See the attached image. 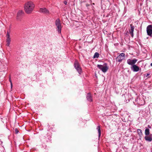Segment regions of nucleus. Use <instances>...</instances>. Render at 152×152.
Listing matches in <instances>:
<instances>
[{
  "instance_id": "1",
  "label": "nucleus",
  "mask_w": 152,
  "mask_h": 152,
  "mask_svg": "<svg viewBox=\"0 0 152 152\" xmlns=\"http://www.w3.org/2000/svg\"><path fill=\"white\" fill-rule=\"evenodd\" d=\"M34 7V5L32 2H28L25 4L24 7L25 11L27 14L31 13Z\"/></svg>"
},
{
  "instance_id": "2",
  "label": "nucleus",
  "mask_w": 152,
  "mask_h": 152,
  "mask_svg": "<svg viewBox=\"0 0 152 152\" xmlns=\"http://www.w3.org/2000/svg\"><path fill=\"white\" fill-rule=\"evenodd\" d=\"M97 67L104 73L106 72L109 68V67L108 66L107 63L104 64L103 65L98 64L97 65Z\"/></svg>"
},
{
  "instance_id": "3",
  "label": "nucleus",
  "mask_w": 152,
  "mask_h": 152,
  "mask_svg": "<svg viewBox=\"0 0 152 152\" xmlns=\"http://www.w3.org/2000/svg\"><path fill=\"white\" fill-rule=\"evenodd\" d=\"M55 25L56 26V29L58 33L60 34L61 32L62 28L61 21L59 18H57L55 21Z\"/></svg>"
},
{
  "instance_id": "4",
  "label": "nucleus",
  "mask_w": 152,
  "mask_h": 152,
  "mask_svg": "<svg viewBox=\"0 0 152 152\" xmlns=\"http://www.w3.org/2000/svg\"><path fill=\"white\" fill-rule=\"evenodd\" d=\"M125 57V55L124 53H121L116 58L115 60L116 61L121 62L124 60Z\"/></svg>"
},
{
  "instance_id": "5",
  "label": "nucleus",
  "mask_w": 152,
  "mask_h": 152,
  "mask_svg": "<svg viewBox=\"0 0 152 152\" xmlns=\"http://www.w3.org/2000/svg\"><path fill=\"white\" fill-rule=\"evenodd\" d=\"M147 35L150 37H152V25H148L146 28Z\"/></svg>"
},
{
  "instance_id": "6",
  "label": "nucleus",
  "mask_w": 152,
  "mask_h": 152,
  "mask_svg": "<svg viewBox=\"0 0 152 152\" xmlns=\"http://www.w3.org/2000/svg\"><path fill=\"white\" fill-rule=\"evenodd\" d=\"M74 66L78 73L80 74H81L82 72V69L80 67L78 62L77 61H75L74 63Z\"/></svg>"
},
{
  "instance_id": "7",
  "label": "nucleus",
  "mask_w": 152,
  "mask_h": 152,
  "mask_svg": "<svg viewBox=\"0 0 152 152\" xmlns=\"http://www.w3.org/2000/svg\"><path fill=\"white\" fill-rule=\"evenodd\" d=\"M137 61V60L136 58H134L132 60L129 59L127 61V63L128 64L132 66L135 64Z\"/></svg>"
},
{
  "instance_id": "8",
  "label": "nucleus",
  "mask_w": 152,
  "mask_h": 152,
  "mask_svg": "<svg viewBox=\"0 0 152 152\" xmlns=\"http://www.w3.org/2000/svg\"><path fill=\"white\" fill-rule=\"evenodd\" d=\"M130 68L131 70L134 72H137L140 69L139 67L135 64L131 66Z\"/></svg>"
},
{
  "instance_id": "9",
  "label": "nucleus",
  "mask_w": 152,
  "mask_h": 152,
  "mask_svg": "<svg viewBox=\"0 0 152 152\" xmlns=\"http://www.w3.org/2000/svg\"><path fill=\"white\" fill-rule=\"evenodd\" d=\"M145 139L147 142H151L152 141V134H151L149 136L147 135L145 136Z\"/></svg>"
},
{
  "instance_id": "10",
  "label": "nucleus",
  "mask_w": 152,
  "mask_h": 152,
  "mask_svg": "<svg viewBox=\"0 0 152 152\" xmlns=\"http://www.w3.org/2000/svg\"><path fill=\"white\" fill-rule=\"evenodd\" d=\"M131 29L129 30V32L130 34L131 37H134L133 32L134 29V27L132 24H130Z\"/></svg>"
},
{
  "instance_id": "11",
  "label": "nucleus",
  "mask_w": 152,
  "mask_h": 152,
  "mask_svg": "<svg viewBox=\"0 0 152 152\" xmlns=\"http://www.w3.org/2000/svg\"><path fill=\"white\" fill-rule=\"evenodd\" d=\"M24 14L23 11L22 10H19L17 13V19H19Z\"/></svg>"
},
{
  "instance_id": "12",
  "label": "nucleus",
  "mask_w": 152,
  "mask_h": 152,
  "mask_svg": "<svg viewBox=\"0 0 152 152\" xmlns=\"http://www.w3.org/2000/svg\"><path fill=\"white\" fill-rule=\"evenodd\" d=\"M86 98L87 100L90 102H92L93 101L92 97L90 93H88L86 96Z\"/></svg>"
},
{
  "instance_id": "13",
  "label": "nucleus",
  "mask_w": 152,
  "mask_h": 152,
  "mask_svg": "<svg viewBox=\"0 0 152 152\" xmlns=\"http://www.w3.org/2000/svg\"><path fill=\"white\" fill-rule=\"evenodd\" d=\"M40 12L46 14L49 13V11L45 8H40Z\"/></svg>"
},
{
  "instance_id": "14",
  "label": "nucleus",
  "mask_w": 152,
  "mask_h": 152,
  "mask_svg": "<svg viewBox=\"0 0 152 152\" xmlns=\"http://www.w3.org/2000/svg\"><path fill=\"white\" fill-rule=\"evenodd\" d=\"M96 129L98 130L99 133V138L101 135V132L100 130V127L99 126H97Z\"/></svg>"
},
{
  "instance_id": "15",
  "label": "nucleus",
  "mask_w": 152,
  "mask_h": 152,
  "mask_svg": "<svg viewBox=\"0 0 152 152\" xmlns=\"http://www.w3.org/2000/svg\"><path fill=\"white\" fill-rule=\"evenodd\" d=\"M145 135H148L150 134V130L148 128H146L145 130Z\"/></svg>"
},
{
  "instance_id": "16",
  "label": "nucleus",
  "mask_w": 152,
  "mask_h": 152,
  "mask_svg": "<svg viewBox=\"0 0 152 152\" xmlns=\"http://www.w3.org/2000/svg\"><path fill=\"white\" fill-rule=\"evenodd\" d=\"M99 54L97 52H96L94 54L93 56L94 58H98L99 57Z\"/></svg>"
},
{
  "instance_id": "17",
  "label": "nucleus",
  "mask_w": 152,
  "mask_h": 152,
  "mask_svg": "<svg viewBox=\"0 0 152 152\" xmlns=\"http://www.w3.org/2000/svg\"><path fill=\"white\" fill-rule=\"evenodd\" d=\"M10 42L11 39H6V45L7 46L9 47Z\"/></svg>"
},
{
  "instance_id": "18",
  "label": "nucleus",
  "mask_w": 152,
  "mask_h": 152,
  "mask_svg": "<svg viewBox=\"0 0 152 152\" xmlns=\"http://www.w3.org/2000/svg\"><path fill=\"white\" fill-rule=\"evenodd\" d=\"M137 131L138 134L140 136L142 135V130L140 129H137Z\"/></svg>"
},
{
  "instance_id": "19",
  "label": "nucleus",
  "mask_w": 152,
  "mask_h": 152,
  "mask_svg": "<svg viewBox=\"0 0 152 152\" xmlns=\"http://www.w3.org/2000/svg\"><path fill=\"white\" fill-rule=\"evenodd\" d=\"M6 37H7L6 39H11L10 37V34L9 33L8 31L7 32V34H6Z\"/></svg>"
},
{
  "instance_id": "20",
  "label": "nucleus",
  "mask_w": 152,
  "mask_h": 152,
  "mask_svg": "<svg viewBox=\"0 0 152 152\" xmlns=\"http://www.w3.org/2000/svg\"><path fill=\"white\" fill-rule=\"evenodd\" d=\"M15 134H17L19 132V131L18 129L16 128L15 130Z\"/></svg>"
},
{
  "instance_id": "21",
  "label": "nucleus",
  "mask_w": 152,
  "mask_h": 152,
  "mask_svg": "<svg viewBox=\"0 0 152 152\" xmlns=\"http://www.w3.org/2000/svg\"><path fill=\"white\" fill-rule=\"evenodd\" d=\"M9 81H10V83L11 87L12 88V83L11 80V78H10L9 79Z\"/></svg>"
},
{
  "instance_id": "22",
  "label": "nucleus",
  "mask_w": 152,
  "mask_h": 152,
  "mask_svg": "<svg viewBox=\"0 0 152 152\" xmlns=\"http://www.w3.org/2000/svg\"><path fill=\"white\" fill-rule=\"evenodd\" d=\"M148 127L149 129H151V126L149 125H148Z\"/></svg>"
},
{
  "instance_id": "23",
  "label": "nucleus",
  "mask_w": 152,
  "mask_h": 152,
  "mask_svg": "<svg viewBox=\"0 0 152 152\" xmlns=\"http://www.w3.org/2000/svg\"><path fill=\"white\" fill-rule=\"evenodd\" d=\"M90 6V4H86V6L87 7H88Z\"/></svg>"
},
{
  "instance_id": "24",
  "label": "nucleus",
  "mask_w": 152,
  "mask_h": 152,
  "mask_svg": "<svg viewBox=\"0 0 152 152\" xmlns=\"http://www.w3.org/2000/svg\"><path fill=\"white\" fill-rule=\"evenodd\" d=\"M94 6H92V10H94Z\"/></svg>"
},
{
  "instance_id": "25",
  "label": "nucleus",
  "mask_w": 152,
  "mask_h": 152,
  "mask_svg": "<svg viewBox=\"0 0 152 152\" xmlns=\"http://www.w3.org/2000/svg\"><path fill=\"white\" fill-rule=\"evenodd\" d=\"M95 5V4L94 3H93L92 4H91V5Z\"/></svg>"
},
{
  "instance_id": "26",
  "label": "nucleus",
  "mask_w": 152,
  "mask_h": 152,
  "mask_svg": "<svg viewBox=\"0 0 152 152\" xmlns=\"http://www.w3.org/2000/svg\"><path fill=\"white\" fill-rule=\"evenodd\" d=\"M64 4H67V2H66V1H65V2H64Z\"/></svg>"
},
{
  "instance_id": "27",
  "label": "nucleus",
  "mask_w": 152,
  "mask_h": 152,
  "mask_svg": "<svg viewBox=\"0 0 152 152\" xmlns=\"http://www.w3.org/2000/svg\"><path fill=\"white\" fill-rule=\"evenodd\" d=\"M150 65H151V66H152V63Z\"/></svg>"
},
{
  "instance_id": "28",
  "label": "nucleus",
  "mask_w": 152,
  "mask_h": 152,
  "mask_svg": "<svg viewBox=\"0 0 152 152\" xmlns=\"http://www.w3.org/2000/svg\"><path fill=\"white\" fill-rule=\"evenodd\" d=\"M149 75V74H147V75Z\"/></svg>"
},
{
  "instance_id": "29",
  "label": "nucleus",
  "mask_w": 152,
  "mask_h": 152,
  "mask_svg": "<svg viewBox=\"0 0 152 152\" xmlns=\"http://www.w3.org/2000/svg\"><path fill=\"white\" fill-rule=\"evenodd\" d=\"M90 1H91V2L92 1L91 0H90Z\"/></svg>"
}]
</instances>
